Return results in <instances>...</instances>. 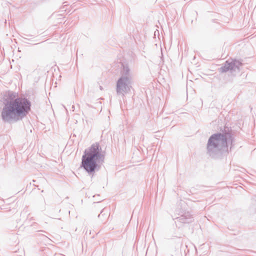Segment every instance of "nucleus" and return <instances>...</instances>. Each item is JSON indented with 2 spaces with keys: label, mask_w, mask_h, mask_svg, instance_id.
<instances>
[{
  "label": "nucleus",
  "mask_w": 256,
  "mask_h": 256,
  "mask_svg": "<svg viewBox=\"0 0 256 256\" xmlns=\"http://www.w3.org/2000/svg\"><path fill=\"white\" fill-rule=\"evenodd\" d=\"M31 102L27 98H17L14 99L12 96L5 100L1 116L4 122H16L22 120L30 110Z\"/></svg>",
  "instance_id": "nucleus-1"
},
{
  "label": "nucleus",
  "mask_w": 256,
  "mask_h": 256,
  "mask_svg": "<svg viewBox=\"0 0 256 256\" xmlns=\"http://www.w3.org/2000/svg\"><path fill=\"white\" fill-rule=\"evenodd\" d=\"M194 222V218L189 212H185L184 214L175 218V223L180 222L183 224H190Z\"/></svg>",
  "instance_id": "nucleus-6"
},
{
  "label": "nucleus",
  "mask_w": 256,
  "mask_h": 256,
  "mask_svg": "<svg viewBox=\"0 0 256 256\" xmlns=\"http://www.w3.org/2000/svg\"><path fill=\"white\" fill-rule=\"evenodd\" d=\"M104 152L98 144H92L84 150L82 158V166L89 174L98 170L100 166L104 162Z\"/></svg>",
  "instance_id": "nucleus-2"
},
{
  "label": "nucleus",
  "mask_w": 256,
  "mask_h": 256,
  "mask_svg": "<svg viewBox=\"0 0 256 256\" xmlns=\"http://www.w3.org/2000/svg\"><path fill=\"white\" fill-rule=\"evenodd\" d=\"M130 68L127 65H123V68L122 71V76L126 77V78H130Z\"/></svg>",
  "instance_id": "nucleus-7"
},
{
  "label": "nucleus",
  "mask_w": 256,
  "mask_h": 256,
  "mask_svg": "<svg viewBox=\"0 0 256 256\" xmlns=\"http://www.w3.org/2000/svg\"><path fill=\"white\" fill-rule=\"evenodd\" d=\"M232 136L230 133H216L209 138L207 144V153L212 158H216L222 152L227 151L228 144L232 143Z\"/></svg>",
  "instance_id": "nucleus-3"
},
{
  "label": "nucleus",
  "mask_w": 256,
  "mask_h": 256,
  "mask_svg": "<svg viewBox=\"0 0 256 256\" xmlns=\"http://www.w3.org/2000/svg\"><path fill=\"white\" fill-rule=\"evenodd\" d=\"M242 65L241 62L236 60L230 61L226 60L224 64L219 68L220 72H225L229 71L234 76L240 72V67Z\"/></svg>",
  "instance_id": "nucleus-4"
},
{
  "label": "nucleus",
  "mask_w": 256,
  "mask_h": 256,
  "mask_svg": "<svg viewBox=\"0 0 256 256\" xmlns=\"http://www.w3.org/2000/svg\"><path fill=\"white\" fill-rule=\"evenodd\" d=\"M104 211V210H102L101 211V212H100V214H99V215H98V216L99 218H100L101 216H103V214H102V212H103Z\"/></svg>",
  "instance_id": "nucleus-8"
},
{
  "label": "nucleus",
  "mask_w": 256,
  "mask_h": 256,
  "mask_svg": "<svg viewBox=\"0 0 256 256\" xmlns=\"http://www.w3.org/2000/svg\"><path fill=\"white\" fill-rule=\"evenodd\" d=\"M130 84V78L126 77H120L116 83V92L118 94H122L124 95V93L128 92L130 90L129 84Z\"/></svg>",
  "instance_id": "nucleus-5"
},
{
  "label": "nucleus",
  "mask_w": 256,
  "mask_h": 256,
  "mask_svg": "<svg viewBox=\"0 0 256 256\" xmlns=\"http://www.w3.org/2000/svg\"><path fill=\"white\" fill-rule=\"evenodd\" d=\"M99 88L100 90H103V88L102 87V86H100Z\"/></svg>",
  "instance_id": "nucleus-9"
}]
</instances>
